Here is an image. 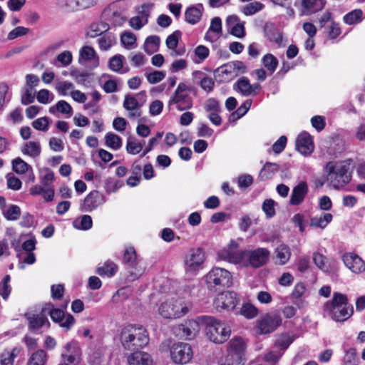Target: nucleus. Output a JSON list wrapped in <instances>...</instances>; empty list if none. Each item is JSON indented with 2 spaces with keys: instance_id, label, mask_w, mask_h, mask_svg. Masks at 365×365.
Wrapping results in <instances>:
<instances>
[{
  "instance_id": "nucleus-1",
  "label": "nucleus",
  "mask_w": 365,
  "mask_h": 365,
  "mask_svg": "<svg viewBox=\"0 0 365 365\" xmlns=\"http://www.w3.org/2000/svg\"><path fill=\"white\" fill-rule=\"evenodd\" d=\"M327 315L336 322H344L354 314V307L349 304L346 295L334 292L332 299L324 305Z\"/></svg>"
},
{
  "instance_id": "nucleus-2",
  "label": "nucleus",
  "mask_w": 365,
  "mask_h": 365,
  "mask_svg": "<svg viewBox=\"0 0 365 365\" xmlns=\"http://www.w3.org/2000/svg\"><path fill=\"white\" fill-rule=\"evenodd\" d=\"M120 341L125 349L135 351L147 346L149 337L143 327L130 324L121 329Z\"/></svg>"
},
{
  "instance_id": "nucleus-3",
  "label": "nucleus",
  "mask_w": 365,
  "mask_h": 365,
  "mask_svg": "<svg viewBox=\"0 0 365 365\" xmlns=\"http://www.w3.org/2000/svg\"><path fill=\"white\" fill-rule=\"evenodd\" d=\"M349 165L345 161H329L324 167L326 181L330 187L339 190L351 180Z\"/></svg>"
},
{
  "instance_id": "nucleus-4",
  "label": "nucleus",
  "mask_w": 365,
  "mask_h": 365,
  "mask_svg": "<svg viewBox=\"0 0 365 365\" xmlns=\"http://www.w3.org/2000/svg\"><path fill=\"white\" fill-rule=\"evenodd\" d=\"M200 321L205 326L207 337L214 343H223L230 337L231 329L225 323L210 316L202 317Z\"/></svg>"
},
{
  "instance_id": "nucleus-5",
  "label": "nucleus",
  "mask_w": 365,
  "mask_h": 365,
  "mask_svg": "<svg viewBox=\"0 0 365 365\" xmlns=\"http://www.w3.org/2000/svg\"><path fill=\"white\" fill-rule=\"evenodd\" d=\"M231 273L225 269L215 267L205 276L207 288L210 290H218L222 287H228L232 284Z\"/></svg>"
},
{
  "instance_id": "nucleus-6",
  "label": "nucleus",
  "mask_w": 365,
  "mask_h": 365,
  "mask_svg": "<svg viewBox=\"0 0 365 365\" xmlns=\"http://www.w3.org/2000/svg\"><path fill=\"white\" fill-rule=\"evenodd\" d=\"M246 344L242 338H233L228 344L226 363L221 365L242 364L245 361Z\"/></svg>"
},
{
  "instance_id": "nucleus-7",
  "label": "nucleus",
  "mask_w": 365,
  "mask_h": 365,
  "mask_svg": "<svg viewBox=\"0 0 365 365\" xmlns=\"http://www.w3.org/2000/svg\"><path fill=\"white\" fill-rule=\"evenodd\" d=\"M188 312L184 303L177 299L164 302L159 307L160 314L165 319H175L184 316Z\"/></svg>"
},
{
  "instance_id": "nucleus-8",
  "label": "nucleus",
  "mask_w": 365,
  "mask_h": 365,
  "mask_svg": "<svg viewBox=\"0 0 365 365\" xmlns=\"http://www.w3.org/2000/svg\"><path fill=\"white\" fill-rule=\"evenodd\" d=\"M270 252L267 248L245 250L242 267L258 268L265 264L269 258Z\"/></svg>"
},
{
  "instance_id": "nucleus-9",
  "label": "nucleus",
  "mask_w": 365,
  "mask_h": 365,
  "mask_svg": "<svg viewBox=\"0 0 365 365\" xmlns=\"http://www.w3.org/2000/svg\"><path fill=\"white\" fill-rule=\"evenodd\" d=\"M189 88L183 83H179L176 90L171 96L168 106L175 105L179 110H185L192 108V102L189 96Z\"/></svg>"
},
{
  "instance_id": "nucleus-10",
  "label": "nucleus",
  "mask_w": 365,
  "mask_h": 365,
  "mask_svg": "<svg viewBox=\"0 0 365 365\" xmlns=\"http://www.w3.org/2000/svg\"><path fill=\"white\" fill-rule=\"evenodd\" d=\"M282 324V318L277 312L266 314L256 321V334H267L274 331Z\"/></svg>"
},
{
  "instance_id": "nucleus-11",
  "label": "nucleus",
  "mask_w": 365,
  "mask_h": 365,
  "mask_svg": "<svg viewBox=\"0 0 365 365\" xmlns=\"http://www.w3.org/2000/svg\"><path fill=\"white\" fill-rule=\"evenodd\" d=\"M172 361L175 364H185L191 361L193 352L189 344L178 342L173 344L170 349Z\"/></svg>"
},
{
  "instance_id": "nucleus-12",
  "label": "nucleus",
  "mask_w": 365,
  "mask_h": 365,
  "mask_svg": "<svg viewBox=\"0 0 365 365\" xmlns=\"http://www.w3.org/2000/svg\"><path fill=\"white\" fill-rule=\"evenodd\" d=\"M123 262L132 277L131 279L138 278L143 274L145 269L143 263L138 259L133 247H128L125 250Z\"/></svg>"
},
{
  "instance_id": "nucleus-13",
  "label": "nucleus",
  "mask_w": 365,
  "mask_h": 365,
  "mask_svg": "<svg viewBox=\"0 0 365 365\" xmlns=\"http://www.w3.org/2000/svg\"><path fill=\"white\" fill-rule=\"evenodd\" d=\"M239 245L235 240H231L229 244L218 252V257L230 263L242 266L245 250H238Z\"/></svg>"
},
{
  "instance_id": "nucleus-14",
  "label": "nucleus",
  "mask_w": 365,
  "mask_h": 365,
  "mask_svg": "<svg viewBox=\"0 0 365 365\" xmlns=\"http://www.w3.org/2000/svg\"><path fill=\"white\" fill-rule=\"evenodd\" d=\"M238 302L237 294L227 291L218 294L214 301V306L218 312L232 311Z\"/></svg>"
},
{
  "instance_id": "nucleus-15",
  "label": "nucleus",
  "mask_w": 365,
  "mask_h": 365,
  "mask_svg": "<svg viewBox=\"0 0 365 365\" xmlns=\"http://www.w3.org/2000/svg\"><path fill=\"white\" fill-rule=\"evenodd\" d=\"M205 261V254L202 249H192L186 255L184 260L187 272H193L200 269Z\"/></svg>"
},
{
  "instance_id": "nucleus-16",
  "label": "nucleus",
  "mask_w": 365,
  "mask_h": 365,
  "mask_svg": "<svg viewBox=\"0 0 365 365\" xmlns=\"http://www.w3.org/2000/svg\"><path fill=\"white\" fill-rule=\"evenodd\" d=\"M200 319L201 317L196 320H188L184 324L178 325L175 329V334L188 340L194 339L200 330Z\"/></svg>"
},
{
  "instance_id": "nucleus-17",
  "label": "nucleus",
  "mask_w": 365,
  "mask_h": 365,
  "mask_svg": "<svg viewBox=\"0 0 365 365\" xmlns=\"http://www.w3.org/2000/svg\"><path fill=\"white\" fill-rule=\"evenodd\" d=\"M125 7L123 2L118 1L110 4L104 11V15L107 17L110 24L114 26L122 25L125 18L123 16Z\"/></svg>"
},
{
  "instance_id": "nucleus-18",
  "label": "nucleus",
  "mask_w": 365,
  "mask_h": 365,
  "mask_svg": "<svg viewBox=\"0 0 365 365\" xmlns=\"http://www.w3.org/2000/svg\"><path fill=\"white\" fill-rule=\"evenodd\" d=\"M81 351L76 341L68 343L62 353L63 363L66 365H77L81 361Z\"/></svg>"
},
{
  "instance_id": "nucleus-19",
  "label": "nucleus",
  "mask_w": 365,
  "mask_h": 365,
  "mask_svg": "<svg viewBox=\"0 0 365 365\" xmlns=\"http://www.w3.org/2000/svg\"><path fill=\"white\" fill-rule=\"evenodd\" d=\"M245 21H240L236 15L229 16L226 19L227 31L232 36L242 38L245 36Z\"/></svg>"
},
{
  "instance_id": "nucleus-20",
  "label": "nucleus",
  "mask_w": 365,
  "mask_h": 365,
  "mask_svg": "<svg viewBox=\"0 0 365 365\" xmlns=\"http://www.w3.org/2000/svg\"><path fill=\"white\" fill-rule=\"evenodd\" d=\"M345 266L356 274L365 271V263L357 255L351 252L346 253L342 257Z\"/></svg>"
},
{
  "instance_id": "nucleus-21",
  "label": "nucleus",
  "mask_w": 365,
  "mask_h": 365,
  "mask_svg": "<svg viewBox=\"0 0 365 365\" xmlns=\"http://www.w3.org/2000/svg\"><path fill=\"white\" fill-rule=\"evenodd\" d=\"M25 317L29 322V328L31 330L36 331L43 327H50L51 324L46 314L43 312V307L40 314L26 313Z\"/></svg>"
},
{
  "instance_id": "nucleus-22",
  "label": "nucleus",
  "mask_w": 365,
  "mask_h": 365,
  "mask_svg": "<svg viewBox=\"0 0 365 365\" xmlns=\"http://www.w3.org/2000/svg\"><path fill=\"white\" fill-rule=\"evenodd\" d=\"M104 202L105 197L103 195L97 190H93L85 197L83 210L85 212H91Z\"/></svg>"
},
{
  "instance_id": "nucleus-23",
  "label": "nucleus",
  "mask_w": 365,
  "mask_h": 365,
  "mask_svg": "<svg viewBox=\"0 0 365 365\" xmlns=\"http://www.w3.org/2000/svg\"><path fill=\"white\" fill-rule=\"evenodd\" d=\"M181 37V32L180 31H175L172 34L168 36L166 39V46L169 50H170V56L176 57L178 56H182L185 53L184 47L178 48L179 39Z\"/></svg>"
},
{
  "instance_id": "nucleus-24",
  "label": "nucleus",
  "mask_w": 365,
  "mask_h": 365,
  "mask_svg": "<svg viewBox=\"0 0 365 365\" xmlns=\"http://www.w3.org/2000/svg\"><path fill=\"white\" fill-rule=\"evenodd\" d=\"M309 191L307 183L304 181L300 182L292 189L289 202L292 205L301 204Z\"/></svg>"
},
{
  "instance_id": "nucleus-25",
  "label": "nucleus",
  "mask_w": 365,
  "mask_h": 365,
  "mask_svg": "<svg viewBox=\"0 0 365 365\" xmlns=\"http://www.w3.org/2000/svg\"><path fill=\"white\" fill-rule=\"evenodd\" d=\"M296 148L303 155L311 153L314 149V145L310 135L307 133L299 135L296 140Z\"/></svg>"
},
{
  "instance_id": "nucleus-26",
  "label": "nucleus",
  "mask_w": 365,
  "mask_h": 365,
  "mask_svg": "<svg viewBox=\"0 0 365 365\" xmlns=\"http://www.w3.org/2000/svg\"><path fill=\"white\" fill-rule=\"evenodd\" d=\"M274 254L275 264L284 265L289 261L292 252L288 245L284 243H281L275 248Z\"/></svg>"
},
{
  "instance_id": "nucleus-27",
  "label": "nucleus",
  "mask_w": 365,
  "mask_h": 365,
  "mask_svg": "<svg viewBox=\"0 0 365 365\" xmlns=\"http://www.w3.org/2000/svg\"><path fill=\"white\" fill-rule=\"evenodd\" d=\"M222 21L220 17H214L210 26L205 35V39L210 42L216 41L222 35Z\"/></svg>"
},
{
  "instance_id": "nucleus-28",
  "label": "nucleus",
  "mask_w": 365,
  "mask_h": 365,
  "mask_svg": "<svg viewBox=\"0 0 365 365\" xmlns=\"http://www.w3.org/2000/svg\"><path fill=\"white\" fill-rule=\"evenodd\" d=\"M128 365H152L151 356L145 351H135L130 354L127 359Z\"/></svg>"
},
{
  "instance_id": "nucleus-29",
  "label": "nucleus",
  "mask_w": 365,
  "mask_h": 365,
  "mask_svg": "<svg viewBox=\"0 0 365 365\" xmlns=\"http://www.w3.org/2000/svg\"><path fill=\"white\" fill-rule=\"evenodd\" d=\"M202 11L203 6L202 4L191 6L185 12V19L190 24H195L200 20Z\"/></svg>"
},
{
  "instance_id": "nucleus-30",
  "label": "nucleus",
  "mask_w": 365,
  "mask_h": 365,
  "mask_svg": "<svg viewBox=\"0 0 365 365\" xmlns=\"http://www.w3.org/2000/svg\"><path fill=\"white\" fill-rule=\"evenodd\" d=\"M29 192L31 195H42L43 198L46 202H51L53 200L54 189L53 187H46L40 185H35L29 189Z\"/></svg>"
},
{
  "instance_id": "nucleus-31",
  "label": "nucleus",
  "mask_w": 365,
  "mask_h": 365,
  "mask_svg": "<svg viewBox=\"0 0 365 365\" xmlns=\"http://www.w3.org/2000/svg\"><path fill=\"white\" fill-rule=\"evenodd\" d=\"M21 151L25 155L36 158L41 154V147L38 142L29 141L22 145Z\"/></svg>"
},
{
  "instance_id": "nucleus-32",
  "label": "nucleus",
  "mask_w": 365,
  "mask_h": 365,
  "mask_svg": "<svg viewBox=\"0 0 365 365\" xmlns=\"http://www.w3.org/2000/svg\"><path fill=\"white\" fill-rule=\"evenodd\" d=\"M234 90L243 96L252 95V87L247 77H241L233 86Z\"/></svg>"
},
{
  "instance_id": "nucleus-33",
  "label": "nucleus",
  "mask_w": 365,
  "mask_h": 365,
  "mask_svg": "<svg viewBox=\"0 0 365 365\" xmlns=\"http://www.w3.org/2000/svg\"><path fill=\"white\" fill-rule=\"evenodd\" d=\"M325 4V0H302L303 13L309 14L321 10Z\"/></svg>"
},
{
  "instance_id": "nucleus-34",
  "label": "nucleus",
  "mask_w": 365,
  "mask_h": 365,
  "mask_svg": "<svg viewBox=\"0 0 365 365\" xmlns=\"http://www.w3.org/2000/svg\"><path fill=\"white\" fill-rule=\"evenodd\" d=\"M43 312L46 314V316L49 315L56 323L61 322L66 315L63 310L55 308L51 303H46L43 306Z\"/></svg>"
},
{
  "instance_id": "nucleus-35",
  "label": "nucleus",
  "mask_w": 365,
  "mask_h": 365,
  "mask_svg": "<svg viewBox=\"0 0 365 365\" xmlns=\"http://www.w3.org/2000/svg\"><path fill=\"white\" fill-rule=\"evenodd\" d=\"M49 113L51 114H56L58 112L63 115H65L66 118H70L73 114V109L71 105L65 101H59L55 106L49 108Z\"/></svg>"
},
{
  "instance_id": "nucleus-36",
  "label": "nucleus",
  "mask_w": 365,
  "mask_h": 365,
  "mask_svg": "<svg viewBox=\"0 0 365 365\" xmlns=\"http://www.w3.org/2000/svg\"><path fill=\"white\" fill-rule=\"evenodd\" d=\"M332 217L330 213H322L319 216L312 217L310 219V226L324 229L332 220Z\"/></svg>"
},
{
  "instance_id": "nucleus-37",
  "label": "nucleus",
  "mask_w": 365,
  "mask_h": 365,
  "mask_svg": "<svg viewBox=\"0 0 365 365\" xmlns=\"http://www.w3.org/2000/svg\"><path fill=\"white\" fill-rule=\"evenodd\" d=\"M59 6L68 11H73L75 10L85 9L89 6L88 4L80 2L78 0H58Z\"/></svg>"
},
{
  "instance_id": "nucleus-38",
  "label": "nucleus",
  "mask_w": 365,
  "mask_h": 365,
  "mask_svg": "<svg viewBox=\"0 0 365 365\" xmlns=\"http://www.w3.org/2000/svg\"><path fill=\"white\" fill-rule=\"evenodd\" d=\"M215 73L224 81H230L235 78V73L230 61L217 68Z\"/></svg>"
},
{
  "instance_id": "nucleus-39",
  "label": "nucleus",
  "mask_w": 365,
  "mask_h": 365,
  "mask_svg": "<svg viewBox=\"0 0 365 365\" xmlns=\"http://www.w3.org/2000/svg\"><path fill=\"white\" fill-rule=\"evenodd\" d=\"M149 12L143 11L140 15L132 17L129 21V25L135 30H140L148 24Z\"/></svg>"
},
{
  "instance_id": "nucleus-40",
  "label": "nucleus",
  "mask_w": 365,
  "mask_h": 365,
  "mask_svg": "<svg viewBox=\"0 0 365 365\" xmlns=\"http://www.w3.org/2000/svg\"><path fill=\"white\" fill-rule=\"evenodd\" d=\"M90 60H93L96 66L98 64V58L94 49L90 46H84L80 51L79 62L82 63Z\"/></svg>"
},
{
  "instance_id": "nucleus-41",
  "label": "nucleus",
  "mask_w": 365,
  "mask_h": 365,
  "mask_svg": "<svg viewBox=\"0 0 365 365\" xmlns=\"http://www.w3.org/2000/svg\"><path fill=\"white\" fill-rule=\"evenodd\" d=\"M12 170L19 175H22L28 171H32V167L20 157L14 158L11 161Z\"/></svg>"
},
{
  "instance_id": "nucleus-42",
  "label": "nucleus",
  "mask_w": 365,
  "mask_h": 365,
  "mask_svg": "<svg viewBox=\"0 0 365 365\" xmlns=\"http://www.w3.org/2000/svg\"><path fill=\"white\" fill-rule=\"evenodd\" d=\"M160 39L158 36H148L144 43V51L148 54H153L159 49Z\"/></svg>"
},
{
  "instance_id": "nucleus-43",
  "label": "nucleus",
  "mask_w": 365,
  "mask_h": 365,
  "mask_svg": "<svg viewBox=\"0 0 365 365\" xmlns=\"http://www.w3.org/2000/svg\"><path fill=\"white\" fill-rule=\"evenodd\" d=\"M279 170V165L274 163H266L259 173L262 180L271 178Z\"/></svg>"
},
{
  "instance_id": "nucleus-44",
  "label": "nucleus",
  "mask_w": 365,
  "mask_h": 365,
  "mask_svg": "<svg viewBox=\"0 0 365 365\" xmlns=\"http://www.w3.org/2000/svg\"><path fill=\"white\" fill-rule=\"evenodd\" d=\"M109 24L107 23H94L90 26L88 31V36L91 38H95L101 36V34L109 29Z\"/></svg>"
},
{
  "instance_id": "nucleus-45",
  "label": "nucleus",
  "mask_w": 365,
  "mask_h": 365,
  "mask_svg": "<svg viewBox=\"0 0 365 365\" xmlns=\"http://www.w3.org/2000/svg\"><path fill=\"white\" fill-rule=\"evenodd\" d=\"M106 145L110 148L118 150L122 146V139L118 135L108 133L105 136Z\"/></svg>"
},
{
  "instance_id": "nucleus-46",
  "label": "nucleus",
  "mask_w": 365,
  "mask_h": 365,
  "mask_svg": "<svg viewBox=\"0 0 365 365\" xmlns=\"http://www.w3.org/2000/svg\"><path fill=\"white\" fill-rule=\"evenodd\" d=\"M124 58V56L122 55H115L113 56L109 61L110 68L116 73H123L127 72L128 69H123Z\"/></svg>"
},
{
  "instance_id": "nucleus-47",
  "label": "nucleus",
  "mask_w": 365,
  "mask_h": 365,
  "mask_svg": "<svg viewBox=\"0 0 365 365\" xmlns=\"http://www.w3.org/2000/svg\"><path fill=\"white\" fill-rule=\"evenodd\" d=\"M363 19V11L361 9H354L344 16V21L349 25L360 23Z\"/></svg>"
},
{
  "instance_id": "nucleus-48",
  "label": "nucleus",
  "mask_w": 365,
  "mask_h": 365,
  "mask_svg": "<svg viewBox=\"0 0 365 365\" xmlns=\"http://www.w3.org/2000/svg\"><path fill=\"white\" fill-rule=\"evenodd\" d=\"M73 225L76 229L87 230L92 227V218L90 215H85L79 218L76 219L73 222Z\"/></svg>"
},
{
  "instance_id": "nucleus-49",
  "label": "nucleus",
  "mask_w": 365,
  "mask_h": 365,
  "mask_svg": "<svg viewBox=\"0 0 365 365\" xmlns=\"http://www.w3.org/2000/svg\"><path fill=\"white\" fill-rule=\"evenodd\" d=\"M46 353L39 349L32 354L30 356L27 365H45L46 361Z\"/></svg>"
},
{
  "instance_id": "nucleus-50",
  "label": "nucleus",
  "mask_w": 365,
  "mask_h": 365,
  "mask_svg": "<svg viewBox=\"0 0 365 365\" xmlns=\"http://www.w3.org/2000/svg\"><path fill=\"white\" fill-rule=\"evenodd\" d=\"M264 31L266 36L270 41L275 42L279 45L282 43V33L278 29L272 26H266Z\"/></svg>"
},
{
  "instance_id": "nucleus-51",
  "label": "nucleus",
  "mask_w": 365,
  "mask_h": 365,
  "mask_svg": "<svg viewBox=\"0 0 365 365\" xmlns=\"http://www.w3.org/2000/svg\"><path fill=\"white\" fill-rule=\"evenodd\" d=\"M262 63L271 75L275 71L278 66V60L272 54L267 53L263 56Z\"/></svg>"
},
{
  "instance_id": "nucleus-52",
  "label": "nucleus",
  "mask_w": 365,
  "mask_h": 365,
  "mask_svg": "<svg viewBox=\"0 0 365 365\" xmlns=\"http://www.w3.org/2000/svg\"><path fill=\"white\" fill-rule=\"evenodd\" d=\"M117 270V266L112 262H106L102 267L97 269V273L101 277H110L115 274Z\"/></svg>"
},
{
  "instance_id": "nucleus-53",
  "label": "nucleus",
  "mask_w": 365,
  "mask_h": 365,
  "mask_svg": "<svg viewBox=\"0 0 365 365\" xmlns=\"http://www.w3.org/2000/svg\"><path fill=\"white\" fill-rule=\"evenodd\" d=\"M19 354V350L14 348L11 351L4 350L0 355V364L1 365H12L14 358Z\"/></svg>"
},
{
  "instance_id": "nucleus-54",
  "label": "nucleus",
  "mask_w": 365,
  "mask_h": 365,
  "mask_svg": "<svg viewBox=\"0 0 365 365\" xmlns=\"http://www.w3.org/2000/svg\"><path fill=\"white\" fill-rule=\"evenodd\" d=\"M264 5L259 1L251 2L242 9V13L246 16H252L262 10Z\"/></svg>"
},
{
  "instance_id": "nucleus-55",
  "label": "nucleus",
  "mask_w": 365,
  "mask_h": 365,
  "mask_svg": "<svg viewBox=\"0 0 365 365\" xmlns=\"http://www.w3.org/2000/svg\"><path fill=\"white\" fill-rule=\"evenodd\" d=\"M72 53L69 51H64L58 54L54 61V64L56 66H68L71 63L72 61Z\"/></svg>"
},
{
  "instance_id": "nucleus-56",
  "label": "nucleus",
  "mask_w": 365,
  "mask_h": 365,
  "mask_svg": "<svg viewBox=\"0 0 365 365\" xmlns=\"http://www.w3.org/2000/svg\"><path fill=\"white\" fill-rule=\"evenodd\" d=\"M52 120L48 117H41L32 122V126L37 130L46 132L48 130Z\"/></svg>"
},
{
  "instance_id": "nucleus-57",
  "label": "nucleus",
  "mask_w": 365,
  "mask_h": 365,
  "mask_svg": "<svg viewBox=\"0 0 365 365\" xmlns=\"http://www.w3.org/2000/svg\"><path fill=\"white\" fill-rule=\"evenodd\" d=\"M120 41L125 48L131 49L135 45L136 36L130 31H126L122 34Z\"/></svg>"
},
{
  "instance_id": "nucleus-58",
  "label": "nucleus",
  "mask_w": 365,
  "mask_h": 365,
  "mask_svg": "<svg viewBox=\"0 0 365 365\" xmlns=\"http://www.w3.org/2000/svg\"><path fill=\"white\" fill-rule=\"evenodd\" d=\"M4 217L8 220H16L21 215V209L16 205H11L3 212Z\"/></svg>"
},
{
  "instance_id": "nucleus-59",
  "label": "nucleus",
  "mask_w": 365,
  "mask_h": 365,
  "mask_svg": "<svg viewBox=\"0 0 365 365\" xmlns=\"http://www.w3.org/2000/svg\"><path fill=\"white\" fill-rule=\"evenodd\" d=\"M294 338L289 334H284L279 336L275 342V345L281 349H286L293 342Z\"/></svg>"
},
{
  "instance_id": "nucleus-60",
  "label": "nucleus",
  "mask_w": 365,
  "mask_h": 365,
  "mask_svg": "<svg viewBox=\"0 0 365 365\" xmlns=\"http://www.w3.org/2000/svg\"><path fill=\"white\" fill-rule=\"evenodd\" d=\"M240 314L247 319H253L257 315L258 309L251 304H245L242 305Z\"/></svg>"
},
{
  "instance_id": "nucleus-61",
  "label": "nucleus",
  "mask_w": 365,
  "mask_h": 365,
  "mask_svg": "<svg viewBox=\"0 0 365 365\" xmlns=\"http://www.w3.org/2000/svg\"><path fill=\"white\" fill-rule=\"evenodd\" d=\"M143 149V145L138 143L135 140L129 138L127 140L126 150L129 154L136 155L139 153Z\"/></svg>"
},
{
  "instance_id": "nucleus-62",
  "label": "nucleus",
  "mask_w": 365,
  "mask_h": 365,
  "mask_svg": "<svg viewBox=\"0 0 365 365\" xmlns=\"http://www.w3.org/2000/svg\"><path fill=\"white\" fill-rule=\"evenodd\" d=\"M36 91L31 86H26L25 93L21 96V103L23 105H29L34 101Z\"/></svg>"
},
{
  "instance_id": "nucleus-63",
  "label": "nucleus",
  "mask_w": 365,
  "mask_h": 365,
  "mask_svg": "<svg viewBox=\"0 0 365 365\" xmlns=\"http://www.w3.org/2000/svg\"><path fill=\"white\" fill-rule=\"evenodd\" d=\"M73 84L68 81L59 82L56 86V91L61 96L71 95V92L73 91Z\"/></svg>"
},
{
  "instance_id": "nucleus-64",
  "label": "nucleus",
  "mask_w": 365,
  "mask_h": 365,
  "mask_svg": "<svg viewBox=\"0 0 365 365\" xmlns=\"http://www.w3.org/2000/svg\"><path fill=\"white\" fill-rule=\"evenodd\" d=\"M11 277L9 275H6L3 279L2 282L0 284V295L4 299H6L11 291L9 285Z\"/></svg>"
}]
</instances>
